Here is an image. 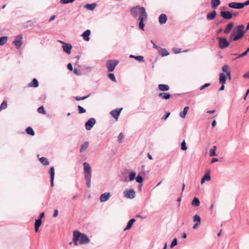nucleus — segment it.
I'll list each match as a JSON object with an SVG mask.
<instances>
[{"label":"nucleus","instance_id":"1","mask_svg":"<svg viewBox=\"0 0 249 249\" xmlns=\"http://www.w3.org/2000/svg\"><path fill=\"white\" fill-rule=\"evenodd\" d=\"M245 25L240 24L236 26L232 31L229 39L230 42H233L241 39L245 35Z\"/></svg>","mask_w":249,"mask_h":249},{"label":"nucleus","instance_id":"2","mask_svg":"<svg viewBox=\"0 0 249 249\" xmlns=\"http://www.w3.org/2000/svg\"><path fill=\"white\" fill-rule=\"evenodd\" d=\"M79 241V244L81 245L88 244L90 240L87 235L85 233H82L78 231H74L73 232L72 241L75 246L78 245V241Z\"/></svg>","mask_w":249,"mask_h":249},{"label":"nucleus","instance_id":"3","mask_svg":"<svg viewBox=\"0 0 249 249\" xmlns=\"http://www.w3.org/2000/svg\"><path fill=\"white\" fill-rule=\"evenodd\" d=\"M84 166V174L85 179L86 181V185L88 188H89L91 187V169L89 164L87 162L83 163Z\"/></svg>","mask_w":249,"mask_h":249},{"label":"nucleus","instance_id":"4","mask_svg":"<svg viewBox=\"0 0 249 249\" xmlns=\"http://www.w3.org/2000/svg\"><path fill=\"white\" fill-rule=\"evenodd\" d=\"M147 18V14L146 12V10H142V13H140L138 18L139 20V28L142 31L144 30L145 24L144 21Z\"/></svg>","mask_w":249,"mask_h":249},{"label":"nucleus","instance_id":"5","mask_svg":"<svg viewBox=\"0 0 249 249\" xmlns=\"http://www.w3.org/2000/svg\"><path fill=\"white\" fill-rule=\"evenodd\" d=\"M142 10H145L144 7H141L140 5H136L132 7L130 9L131 15L134 18H136L138 14L140 15V13H142Z\"/></svg>","mask_w":249,"mask_h":249},{"label":"nucleus","instance_id":"6","mask_svg":"<svg viewBox=\"0 0 249 249\" xmlns=\"http://www.w3.org/2000/svg\"><path fill=\"white\" fill-rule=\"evenodd\" d=\"M218 41L219 47L221 49H224L229 46L230 43L231 42H230L227 40L226 37H218L217 38Z\"/></svg>","mask_w":249,"mask_h":249},{"label":"nucleus","instance_id":"7","mask_svg":"<svg viewBox=\"0 0 249 249\" xmlns=\"http://www.w3.org/2000/svg\"><path fill=\"white\" fill-rule=\"evenodd\" d=\"M220 15L224 19L229 20L232 18V13L229 11H221Z\"/></svg>","mask_w":249,"mask_h":249},{"label":"nucleus","instance_id":"8","mask_svg":"<svg viewBox=\"0 0 249 249\" xmlns=\"http://www.w3.org/2000/svg\"><path fill=\"white\" fill-rule=\"evenodd\" d=\"M96 123V120L93 118H91L85 123V127L87 130H90Z\"/></svg>","mask_w":249,"mask_h":249},{"label":"nucleus","instance_id":"9","mask_svg":"<svg viewBox=\"0 0 249 249\" xmlns=\"http://www.w3.org/2000/svg\"><path fill=\"white\" fill-rule=\"evenodd\" d=\"M124 196L128 198L132 199L135 196V192L133 189L125 190L124 192Z\"/></svg>","mask_w":249,"mask_h":249},{"label":"nucleus","instance_id":"10","mask_svg":"<svg viewBox=\"0 0 249 249\" xmlns=\"http://www.w3.org/2000/svg\"><path fill=\"white\" fill-rule=\"evenodd\" d=\"M228 5L230 8L232 9H241L243 8L242 2H231Z\"/></svg>","mask_w":249,"mask_h":249},{"label":"nucleus","instance_id":"11","mask_svg":"<svg viewBox=\"0 0 249 249\" xmlns=\"http://www.w3.org/2000/svg\"><path fill=\"white\" fill-rule=\"evenodd\" d=\"M122 108L113 109L110 112L111 116L116 120H117L120 115Z\"/></svg>","mask_w":249,"mask_h":249},{"label":"nucleus","instance_id":"12","mask_svg":"<svg viewBox=\"0 0 249 249\" xmlns=\"http://www.w3.org/2000/svg\"><path fill=\"white\" fill-rule=\"evenodd\" d=\"M72 47V45L69 43H64V45L62 46L63 51L67 54L71 53Z\"/></svg>","mask_w":249,"mask_h":249},{"label":"nucleus","instance_id":"13","mask_svg":"<svg viewBox=\"0 0 249 249\" xmlns=\"http://www.w3.org/2000/svg\"><path fill=\"white\" fill-rule=\"evenodd\" d=\"M216 15V11L213 10L212 12H209L207 14L206 18L209 20H212L215 18Z\"/></svg>","mask_w":249,"mask_h":249},{"label":"nucleus","instance_id":"14","mask_svg":"<svg viewBox=\"0 0 249 249\" xmlns=\"http://www.w3.org/2000/svg\"><path fill=\"white\" fill-rule=\"evenodd\" d=\"M111 196L110 193H105L102 194L100 197V201L101 202L107 201Z\"/></svg>","mask_w":249,"mask_h":249},{"label":"nucleus","instance_id":"15","mask_svg":"<svg viewBox=\"0 0 249 249\" xmlns=\"http://www.w3.org/2000/svg\"><path fill=\"white\" fill-rule=\"evenodd\" d=\"M167 20V17L164 14H161L159 17V22L160 25L165 24Z\"/></svg>","mask_w":249,"mask_h":249},{"label":"nucleus","instance_id":"16","mask_svg":"<svg viewBox=\"0 0 249 249\" xmlns=\"http://www.w3.org/2000/svg\"><path fill=\"white\" fill-rule=\"evenodd\" d=\"M91 34V32L89 30H87L83 32L81 36L83 37L84 40L86 41H89L90 39L89 36Z\"/></svg>","mask_w":249,"mask_h":249},{"label":"nucleus","instance_id":"17","mask_svg":"<svg viewBox=\"0 0 249 249\" xmlns=\"http://www.w3.org/2000/svg\"><path fill=\"white\" fill-rule=\"evenodd\" d=\"M234 23L232 22H229L226 26L224 30V33L226 34H228L232 28L233 27Z\"/></svg>","mask_w":249,"mask_h":249},{"label":"nucleus","instance_id":"18","mask_svg":"<svg viewBox=\"0 0 249 249\" xmlns=\"http://www.w3.org/2000/svg\"><path fill=\"white\" fill-rule=\"evenodd\" d=\"M22 35L19 34L17 36V49H19L22 44Z\"/></svg>","mask_w":249,"mask_h":249},{"label":"nucleus","instance_id":"19","mask_svg":"<svg viewBox=\"0 0 249 249\" xmlns=\"http://www.w3.org/2000/svg\"><path fill=\"white\" fill-rule=\"evenodd\" d=\"M158 53L161 57L167 56L169 54L166 49L162 48H159Z\"/></svg>","mask_w":249,"mask_h":249},{"label":"nucleus","instance_id":"20","mask_svg":"<svg viewBox=\"0 0 249 249\" xmlns=\"http://www.w3.org/2000/svg\"><path fill=\"white\" fill-rule=\"evenodd\" d=\"M211 179L210 175V172L208 171L205 173L204 176L202 177L201 180V183L203 184L206 180L209 181Z\"/></svg>","mask_w":249,"mask_h":249},{"label":"nucleus","instance_id":"21","mask_svg":"<svg viewBox=\"0 0 249 249\" xmlns=\"http://www.w3.org/2000/svg\"><path fill=\"white\" fill-rule=\"evenodd\" d=\"M226 74L223 72L220 73L219 74V83L220 84H225L226 80L227 79V77L226 76Z\"/></svg>","mask_w":249,"mask_h":249},{"label":"nucleus","instance_id":"22","mask_svg":"<svg viewBox=\"0 0 249 249\" xmlns=\"http://www.w3.org/2000/svg\"><path fill=\"white\" fill-rule=\"evenodd\" d=\"M107 68L109 72L113 71L118 63H106Z\"/></svg>","mask_w":249,"mask_h":249},{"label":"nucleus","instance_id":"23","mask_svg":"<svg viewBox=\"0 0 249 249\" xmlns=\"http://www.w3.org/2000/svg\"><path fill=\"white\" fill-rule=\"evenodd\" d=\"M158 89L160 91H165L169 89V86L165 84H159L158 85Z\"/></svg>","mask_w":249,"mask_h":249},{"label":"nucleus","instance_id":"24","mask_svg":"<svg viewBox=\"0 0 249 249\" xmlns=\"http://www.w3.org/2000/svg\"><path fill=\"white\" fill-rule=\"evenodd\" d=\"M159 96L162 99L168 100L171 97V94L166 92H160L159 94Z\"/></svg>","mask_w":249,"mask_h":249},{"label":"nucleus","instance_id":"25","mask_svg":"<svg viewBox=\"0 0 249 249\" xmlns=\"http://www.w3.org/2000/svg\"><path fill=\"white\" fill-rule=\"evenodd\" d=\"M38 82L36 78H34L31 82L28 84L29 87L37 88L38 86Z\"/></svg>","mask_w":249,"mask_h":249},{"label":"nucleus","instance_id":"26","mask_svg":"<svg viewBox=\"0 0 249 249\" xmlns=\"http://www.w3.org/2000/svg\"><path fill=\"white\" fill-rule=\"evenodd\" d=\"M221 3L220 0H211V7L213 9H216Z\"/></svg>","mask_w":249,"mask_h":249},{"label":"nucleus","instance_id":"27","mask_svg":"<svg viewBox=\"0 0 249 249\" xmlns=\"http://www.w3.org/2000/svg\"><path fill=\"white\" fill-rule=\"evenodd\" d=\"M96 6V3H93L91 4L87 3L85 5V8L90 11H93L95 9Z\"/></svg>","mask_w":249,"mask_h":249},{"label":"nucleus","instance_id":"28","mask_svg":"<svg viewBox=\"0 0 249 249\" xmlns=\"http://www.w3.org/2000/svg\"><path fill=\"white\" fill-rule=\"evenodd\" d=\"M189 107L187 106V107H185L184 108H183V110L182 111L180 112L179 113V116L181 118H184L188 112V111L189 110Z\"/></svg>","mask_w":249,"mask_h":249},{"label":"nucleus","instance_id":"29","mask_svg":"<svg viewBox=\"0 0 249 249\" xmlns=\"http://www.w3.org/2000/svg\"><path fill=\"white\" fill-rule=\"evenodd\" d=\"M136 221L134 218L131 219L127 223L126 227L124 229V231H127L131 229L134 222Z\"/></svg>","mask_w":249,"mask_h":249},{"label":"nucleus","instance_id":"30","mask_svg":"<svg viewBox=\"0 0 249 249\" xmlns=\"http://www.w3.org/2000/svg\"><path fill=\"white\" fill-rule=\"evenodd\" d=\"M129 58H134L135 60L139 61V62L144 61V57L141 55L135 56L133 54H130L129 56Z\"/></svg>","mask_w":249,"mask_h":249},{"label":"nucleus","instance_id":"31","mask_svg":"<svg viewBox=\"0 0 249 249\" xmlns=\"http://www.w3.org/2000/svg\"><path fill=\"white\" fill-rule=\"evenodd\" d=\"M89 142H86L84 143H83L80 147V152L82 153L84 151H85L88 147L89 146Z\"/></svg>","mask_w":249,"mask_h":249},{"label":"nucleus","instance_id":"32","mask_svg":"<svg viewBox=\"0 0 249 249\" xmlns=\"http://www.w3.org/2000/svg\"><path fill=\"white\" fill-rule=\"evenodd\" d=\"M222 71H223V73L226 74L228 73V72H231L230 67L227 64L224 65L222 67Z\"/></svg>","mask_w":249,"mask_h":249},{"label":"nucleus","instance_id":"33","mask_svg":"<svg viewBox=\"0 0 249 249\" xmlns=\"http://www.w3.org/2000/svg\"><path fill=\"white\" fill-rule=\"evenodd\" d=\"M191 205L195 207H198L200 205V201L199 199L195 197L192 201Z\"/></svg>","mask_w":249,"mask_h":249},{"label":"nucleus","instance_id":"34","mask_svg":"<svg viewBox=\"0 0 249 249\" xmlns=\"http://www.w3.org/2000/svg\"><path fill=\"white\" fill-rule=\"evenodd\" d=\"M40 162L44 165H48L49 164V161L45 157H42L39 159Z\"/></svg>","mask_w":249,"mask_h":249},{"label":"nucleus","instance_id":"35","mask_svg":"<svg viewBox=\"0 0 249 249\" xmlns=\"http://www.w3.org/2000/svg\"><path fill=\"white\" fill-rule=\"evenodd\" d=\"M26 132L28 135H30L32 136H34L35 134V133L33 129L31 127H30V126H28V127L26 128Z\"/></svg>","mask_w":249,"mask_h":249},{"label":"nucleus","instance_id":"36","mask_svg":"<svg viewBox=\"0 0 249 249\" xmlns=\"http://www.w3.org/2000/svg\"><path fill=\"white\" fill-rule=\"evenodd\" d=\"M216 150V146H213V147L210 149L209 155L210 157L216 156L215 150Z\"/></svg>","mask_w":249,"mask_h":249},{"label":"nucleus","instance_id":"37","mask_svg":"<svg viewBox=\"0 0 249 249\" xmlns=\"http://www.w3.org/2000/svg\"><path fill=\"white\" fill-rule=\"evenodd\" d=\"M8 40V37L6 36H1L0 37V45H4Z\"/></svg>","mask_w":249,"mask_h":249},{"label":"nucleus","instance_id":"38","mask_svg":"<svg viewBox=\"0 0 249 249\" xmlns=\"http://www.w3.org/2000/svg\"><path fill=\"white\" fill-rule=\"evenodd\" d=\"M193 221L195 222L200 224L201 223V218L198 215L196 214L193 217Z\"/></svg>","mask_w":249,"mask_h":249},{"label":"nucleus","instance_id":"39","mask_svg":"<svg viewBox=\"0 0 249 249\" xmlns=\"http://www.w3.org/2000/svg\"><path fill=\"white\" fill-rule=\"evenodd\" d=\"M49 173L50 175V178H54L55 175L54 167L52 166L50 168Z\"/></svg>","mask_w":249,"mask_h":249},{"label":"nucleus","instance_id":"40","mask_svg":"<svg viewBox=\"0 0 249 249\" xmlns=\"http://www.w3.org/2000/svg\"><path fill=\"white\" fill-rule=\"evenodd\" d=\"M7 107V102L6 101H4L1 104L0 106V111H1L4 109H5Z\"/></svg>","mask_w":249,"mask_h":249},{"label":"nucleus","instance_id":"41","mask_svg":"<svg viewBox=\"0 0 249 249\" xmlns=\"http://www.w3.org/2000/svg\"><path fill=\"white\" fill-rule=\"evenodd\" d=\"M75 0H60V3L62 4H66L68 3H72Z\"/></svg>","mask_w":249,"mask_h":249},{"label":"nucleus","instance_id":"42","mask_svg":"<svg viewBox=\"0 0 249 249\" xmlns=\"http://www.w3.org/2000/svg\"><path fill=\"white\" fill-rule=\"evenodd\" d=\"M77 107L79 113L82 114L86 112V110L85 108H84L78 105Z\"/></svg>","mask_w":249,"mask_h":249},{"label":"nucleus","instance_id":"43","mask_svg":"<svg viewBox=\"0 0 249 249\" xmlns=\"http://www.w3.org/2000/svg\"><path fill=\"white\" fill-rule=\"evenodd\" d=\"M187 149V147L186 146V144L185 140H183L181 143V149L183 151H185Z\"/></svg>","mask_w":249,"mask_h":249},{"label":"nucleus","instance_id":"44","mask_svg":"<svg viewBox=\"0 0 249 249\" xmlns=\"http://www.w3.org/2000/svg\"><path fill=\"white\" fill-rule=\"evenodd\" d=\"M108 77L113 82H116V78L113 73H109L108 74Z\"/></svg>","mask_w":249,"mask_h":249},{"label":"nucleus","instance_id":"45","mask_svg":"<svg viewBox=\"0 0 249 249\" xmlns=\"http://www.w3.org/2000/svg\"><path fill=\"white\" fill-rule=\"evenodd\" d=\"M26 25H24L25 28H27L28 27H32L33 25V23L32 22V20H28L25 23Z\"/></svg>","mask_w":249,"mask_h":249},{"label":"nucleus","instance_id":"46","mask_svg":"<svg viewBox=\"0 0 249 249\" xmlns=\"http://www.w3.org/2000/svg\"><path fill=\"white\" fill-rule=\"evenodd\" d=\"M37 111L39 113H41L43 114H45L46 113V111H45L44 108L43 106H41V107H39L37 109Z\"/></svg>","mask_w":249,"mask_h":249},{"label":"nucleus","instance_id":"47","mask_svg":"<svg viewBox=\"0 0 249 249\" xmlns=\"http://www.w3.org/2000/svg\"><path fill=\"white\" fill-rule=\"evenodd\" d=\"M136 173L135 172H131L129 175V180L132 181L136 178Z\"/></svg>","mask_w":249,"mask_h":249},{"label":"nucleus","instance_id":"48","mask_svg":"<svg viewBox=\"0 0 249 249\" xmlns=\"http://www.w3.org/2000/svg\"><path fill=\"white\" fill-rule=\"evenodd\" d=\"M178 244V240L177 238H175L172 241L171 245H170V248H173L175 246H176Z\"/></svg>","mask_w":249,"mask_h":249},{"label":"nucleus","instance_id":"49","mask_svg":"<svg viewBox=\"0 0 249 249\" xmlns=\"http://www.w3.org/2000/svg\"><path fill=\"white\" fill-rule=\"evenodd\" d=\"M89 96V95H87L85 96H83V97H80V96H77L75 97V99L77 101L83 100H85V99H87Z\"/></svg>","mask_w":249,"mask_h":249},{"label":"nucleus","instance_id":"50","mask_svg":"<svg viewBox=\"0 0 249 249\" xmlns=\"http://www.w3.org/2000/svg\"><path fill=\"white\" fill-rule=\"evenodd\" d=\"M42 224V220L38 218L36 220L35 226L40 227Z\"/></svg>","mask_w":249,"mask_h":249},{"label":"nucleus","instance_id":"51","mask_svg":"<svg viewBox=\"0 0 249 249\" xmlns=\"http://www.w3.org/2000/svg\"><path fill=\"white\" fill-rule=\"evenodd\" d=\"M136 180L138 183H142L143 181V178L140 175H138L136 178Z\"/></svg>","mask_w":249,"mask_h":249},{"label":"nucleus","instance_id":"52","mask_svg":"<svg viewBox=\"0 0 249 249\" xmlns=\"http://www.w3.org/2000/svg\"><path fill=\"white\" fill-rule=\"evenodd\" d=\"M172 51L174 53L177 54L181 52V49L178 48H173Z\"/></svg>","mask_w":249,"mask_h":249},{"label":"nucleus","instance_id":"53","mask_svg":"<svg viewBox=\"0 0 249 249\" xmlns=\"http://www.w3.org/2000/svg\"><path fill=\"white\" fill-rule=\"evenodd\" d=\"M211 85L210 83H206L204 85L201 86L199 88L200 90H203L204 89H205L206 88H207L209 86H210Z\"/></svg>","mask_w":249,"mask_h":249},{"label":"nucleus","instance_id":"54","mask_svg":"<svg viewBox=\"0 0 249 249\" xmlns=\"http://www.w3.org/2000/svg\"><path fill=\"white\" fill-rule=\"evenodd\" d=\"M170 114V112H166L164 115L162 117V120H166Z\"/></svg>","mask_w":249,"mask_h":249},{"label":"nucleus","instance_id":"55","mask_svg":"<svg viewBox=\"0 0 249 249\" xmlns=\"http://www.w3.org/2000/svg\"><path fill=\"white\" fill-rule=\"evenodd\" d=\"M124 138V135L123 133H120L118 137V140L119 142H121L122 140Z\"/></svg>","mask_w":249,"mask_h":249},{"label":"nucleus","instance_id":"56","mask_svg":"<svg viewBox=\"0 0 249 249\" xmlns=\"http://www.w3.org/2000/svg\"><path fill=\"white\" fill-rule=\"evenodd\" d=\"M73 71L74 73L77 75H80L81 74V73L80 72V71L76 68H75L73 70Z\"/></svg>","mask_w":249,"mask_h":249},{"label":"nucleus","instance_id":"57","mask_svg":"<svg viewBox=\"0 0 249 249\" xmlns=\"http://www.w3.org/2000/svg\"><path fill=\"white\" fill-rule=\"evenodd\" d=\"M248 53L246 52H245V51L243 53H242L239 54L237 56H236L235 57V58L243 57V56L246 55Z\"/></svg>","mask_w":249,"mask_h":249},{"label":"nucleus","instance_id":"58","mask_svg":"<svg viewBox=\"0 0 249 249\" xmlns=\"http://www.w3.org/2000/svg\"><path fill=\"white\" fill-rule=\"evenodd\" d=\"M106 62H119V60L115 59H108Z\"/></svg>","mask_w":249,"mask_h":249},{"label":"nucleus","instance_id":"59","mask_svg":"<svg viewBox=\"0 0 249 249\" xmlns=\"http://www.w3.org/2000/svg\"><path fill=\"white\" fill-rule=\"evenodd\" d=\"M67 68L70 71H72L73 70V67L71 63H68L67 65Z\"/></svg>","mask_w":249,"mask_h":249},{"label":"nucleus","instance_id":"60","mask_svg":"<svg viewBox=\"0 0 249 249\" xmlns=\"http://www.w3.org/2000/svg\"><path fill=\"white\" fill-rule=\"evenodd\" d=\"M58 214V211L57 209H55L54 211V213H53V217H56V216H57Z\"/></svg>","mask_w":249,"mask_h":249},{"label":"nucleus","instance_id":"61","mask_svg":"<svg viewBox=\"0 0 249 249\" xmlns=\"http://www.w3.org/2000/svg\"><path fill=\"white\" fill-rule=\"evenodd\" d=\"M243 77L245 79L249 78V71L245 73Z\"/></svg>","mask_w":249,"mask_h":249},{"label":"nucleus","instance_id":"62","mask_svg":"<svg viewBox=\"0 0 249 249\" xmlns=\"http://www.w3.org/2000/svg\"><path fill=\"white\" fill-rule=\"evenodd\" d=\"M242 4H243V8L246 6H248L249 5V0H246V1H245L244 2H242Z\"/></svg>","mask_w":249,"mask_h":249},{"label":"nucleus","instance_id":"63","mask_svg":"<svg viewBox=\"0 0 249 249\" xmlns=\"http://www.w3.org/2000/svg\"><path fill=\"white\" fill-rule=\"evenodd\" d=\"M44 212L40 213L38 218H40V219L42 220V218L44 216Z\"/></svg>","mask_w":249,"mask_h":249},{"label":"nucleus","instance_id":"64","mask_svg":"<svg viewBox=\"0 0 249 249\" xmlns=\"http://www.w3.org/2000/svg\"><path fill=\"white\" fill-rule=\"evenodd\" d=\"M222 23H223L222 20H219L216 21V22L215 23V24L216 26H218L219 24H220Z\"/></svg>","mask_w":249,"mask_h":249}]
</instances>
